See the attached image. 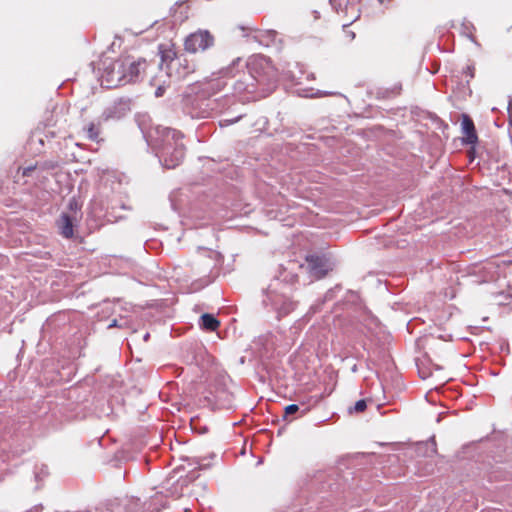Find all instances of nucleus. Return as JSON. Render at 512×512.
<instances>
[{
	"label": "nucleus",
	"mask_w": 512,
	"mask_h": 512,
	"mask_svg": "<svg viewBox=\"0 0 512 512\" xmlns=\"http://www.w3.org/2000/svg\"><path fill=\"white\" fill-rule=\"evenodd\" d=\"M250 78L259 85L270 86L277 81V69L270 59L263 55H253L247 61Z\"/></svg>",
	"instance_id": "nucleus-1"
},
{
	"label": "nucleus",
	"mask_w": 512,
	"mask_h": 512,
	"mask_svg": "<svg viewBox=\"0 0 512 512\" xmlns=\"http://www.w3.org/2000/svg\"><path fill=\"white\" fill-rule=\"evenodd\" d=\"M215 44V37L209 30L198 29L185 37L184 50L190 54L205 52Z\"/></svg>",
	"instance_id": "nucleus-2"
},
{
	"label": "nucleus",
	"mask_w": 512,
	"mask_h": 512,
	"mask_svg": "<svg viewBox=\"0 0 512 512\" xmlns=\"http://www.w3.org/2000/svg\"><path fill=\"white\" fill-rule=\"evenodd\" d=\"M119 60L127 84L138 81L139 78L146 73L149 66L145 58L136 57L134 55H121Z\"/></svg>",
	"instance_id": "nucleus-3"
},
{
	"label": "nucleus",
	"mask_w": 512,
	"mask_h": 512,
	"mask_svg": "<svg viewBox=\"0 0 512 512\" xmlns=\"http://www.w3.org/2000/svg\"><path fill=\"white\" fill-rule=\"evenodd\" d=\"M101 84L109 89L127 84L119 57L104 67Z\"/></svg>",
	"instance_id": "nucleus-4"
},
{
	"label": "nucleus",
	"mask_w": 512,
	"mask_h": 512,
	"mask_svg": "<svg viewBox=\"0 0 512 512\" xmlns=\"http://www.w3.org/2000/svg\"><path fill=\"white\" fill-rule=\"evenodd\" d=\"M196 63L195 61L188 59L185 55L181 54L169 67V74L174 75L176 78H185L188 75L194 73L196 71Z\"/></svg>",
	"instance_id": "nucleus-5"
},
{
	"label": "nucleus",
	"mask_w": 512,
	"mask_h": 512,
	"mask_svg": "<svg viewBox=\"0 0 512 512\" xmlns=\"http://www.w3.org/2000/svg\"><path fill=\"white\" fill-rule=\"evenodd\" d=\"M462 133L464 135L463 142L466 144H475L478 141L475 125L469 115H462L461 122Z\"/></svg>",
	"instance_id": "nucleus-6"
},
{
	"label": "nucleus",
	"mask_w": 512,
	"mask_h": 512,
	"mask_svg": "<svg viewBox=\"0 0 512 512\" xmlns=\"http://www.w3.org/2000/svg\"><path fill=\"white\" fill-rule=\"evenodd\" d=\"M169 147L163 149L164 164L167 168H174L181 163L185 155V147L183 144L176 145L170 158L166 155L169 153Z\"/></svg>",
	"instance_id": "nucleus-7"
},
{
	"label": "nucleus",
	"mask_w": 512,
	"mask_h": 512,
	"mask_svg": "<svg viewBox=\"0 0 512 512\" xmlns=\"http://www.w3.org/2000/svg\"><path fill=\"white\" fill-rule=\"evenodd\" d=\"M76 221L75 217L68 215L67 213H62L60 218L57 221V226L59 228L60 234L67 239H70L74 235V222Z\"/></svg>",
	"instance_id": "nucleus-8"
},
{
	"label": "nucleus",
	"mask_w": 512,
	"mask_h": 512,
	"mask_svg": "<svg viewBox=\"0 0 512 512\" xmlns=\"http://www.w3.org/2000/svg\"><path fill=\"white\" fill-rule=\"evenodd\" d=\"M311 272L319 277H324L327 274V261L324 257L318 255H309L306 257Z\"/></svg>",
	"instance_id": "nucleus-9"
},
{
	"label": "nucleus",
	"mask_w": 512,
	"mask_h": 512,
	"mask_svg": "<svg viewBox=\"0 0 512 512\" xmlns=\"http://www.w3.org/2000/svg\"><path fill=\"white\" fill-rule=\"evenodd\" d=\"M130 110V101L121 99L108 109L106 119H120L126 116Z\"/></svg>",
	"instance_id": "nucleus-10"
},
{
	"label": "nucleus",
	"mask_w": 512,
	"mask_h": 512,
	"mask_svg": "<svg viewBox=\"0 0 512 512\" xmlns=\"http://www.w3.org/2000/svg\"><path fill=\"white\" fill-rule=\"evenodd\" d=\"M160 53H161V60L163 63L167 64V67L169 68L174 62H176V59L178 58L177 51L175 47L172 45L170 47H163L160 46Z\"/></svg>",
	"instance_id": "nucleus-11"
},
{
	"label": "nucleus",
	"mask_w": 512,
	"mask_h": 512,
	"mask_svg": "<svg viewBox=\"0 0 512 512\" xmlns=\"http://www.w3.org/2000/svg\"><path fill=\"white\" fill-rule=\"evenodd\" d=\"M200 325L204 330L214 332L219 328L220 322L213 315L205 313L201 316Z\"/></svg>",
	"instance_id": "nucleus-12"
},
{
	"label": "nucleus",
	"mask_w": 512,
	"mask_h": 512,
	"mask_svg": "<svg viewBox=\"0 0 512 512\" xmlns=\"http://www.w3.org/2000/svg\"><path fill=\"white\" fill-rule=\"evenodd\" d=\"M87 136L92 141H99V135H100V128L98 125L94 124L93 122L89 123L86 127Z\"/></svg>",
	"instance_id": "nucleus-13"
},
{
	"label": "nucleus",
	"mask_w": 512,
	"mask_h": 512,
	"mask_svg": "<svg viewBox=\"0 0 512 512\" xmlns=\"http://www.w3.org/2000/svg\"><path fill=\"white\" fill-rule=\"evenodd\" d=\"M236 89L239 92H249V93H252V92L255 91V84L254 83L245 84V82L239 80L236 83Z\"/></svg>",
	"instance_id": "nucleus-14"
},
{
	"label": "nucleus",
	"mask_w": 512,
	"mask_h": 512,
	"mask_svg": "<svg viewBox=\"0 0 512 512\" xmlns=\"http://www.w3.org/2000/svg\"><path fill=\"white\" fill-rule=\"evenodd\" d=\"M367 404L364 399L358 400L355 405L349 408V413H362L366 410Z\"/></svg>",
	"instance_id": "nucleus-15"
},
{
	"label": "nucleus",
	"mask_w": 512,
	"mask_h": 512,
	"mask_svg": "<svg viewBox=\"0 0 512 512\" xmlns=\"http://www.w3.org/2000/svg\"><path fill=\"white\" fill-rule=\"evenodd\" d=\"M298 411H299V406L297 404L287 405L284 409V418H286L289 415H293Z\"/></svg>",
	"instance_id": "nucleus-16"
},
{
	"label": "nucleus",
	"mask_w": 512,
	"mask_h": 512,
	"mask_svg": "<svg viewBox=\"0 0 512 512\" xmlns=\"http://www.w3.org/2000/svg\"><path fill=\"white\" fill-rule=\"evenodd\" d=\"M36 169V165H31V166H27L25 168H23L22 170V175L24 177H27V176H30L31 173Z\"/></svg>",
	"instance_id": "nucleus-17"
},
{
	"label": "nucleus",
	"mask_w": 512,
	"mask_h": 512,
	"mask_svg": "<svg viewBox=\"0 0 512 512\" xmlns=\"http://www.w3.org/2000/svg\"><path fill=\"white\" fill-rule=\"evenodd\" d=\"M360 0H347L346 3L347 5L348 4H355L357 2H359ZM330 2L333 4V5H338V6H341L342 5V0H330Z\"/></svg>",
	"instance_id": "nucleus-18"
},
{
	"label": "nucleus",
	"mask_w": 512,
	"mask_h": 512,
	"mask_svg": "<svg viewBox=\"0 0 512 512\" xmlns=\"http://www.w3.org/2000/svg\"><path fill=\"white\" fill-rule=\"evenodd\" d=\"M170 134H171V137H172L173 139H176V138H182V135H181L180 133H178L177 131H175V130H169V131L167 132V136H169Z\"/></svg>",
	"instance_id": "nucleus-19"
},
{
	"label": "nucleus",
	"mask_w": 512,
	"mask_h": 512,
	"mask_svg": "<svg viewBox=\"0 0 512 512\" xmlns=\"http://www.w3.org/2000/svg\"><path fill=\"white\" fill-rule=\"evenodd\" d=\"M163 93H164V89H163L162 87H158V88H157V90H156V92H155V94H156V96H157V97L162 96V95H163Z\"/></svg>",
	"instance_id": "nucleus-20"
},
{
	"label": "nucleus",
	"mask_w": 512,
	"mask_h": 512,
	"mask_svg": "<svg viewBox=\"0 0 512 512\" xmlns=\"http://www.w3.org/2000/svg\"><path fill=\"white\" fill-rule=\"evenodd\" d=\"M113 326H116V320H114L113 323L109 325V327H113Z\"/></svg>",
	"instance_id": "nucleus-21"
},
{
	"label": "nucleus",
	"mask_w": 512,
	"mask_h": 512,
	"mask_svg": "<svg viewBox=\"0 0 512 512\" xmlns=\"http://www.w3.org/2000/svg\"><path fill=\"white\" fill-rule=\"evenodd\" d=\"M308 411H309V408L305 409V410L302 412V415H305Z\"/></svg>",
	"instance_id": "nucleus-22"
},
{
	"label": "nucleus",
	"mask_w": 512,
	"mask_h": 512,
	"mask_svg": "<svg viewBox=\"0 0 512 512\" xmlns=\"http://www.w3.org/2000/svg\"><path fill=\"white\" fill-rule=\"evenodd\" d=\"M240 59H237L236 62H233V65H236V63H239Z\"/></svg>",
	"instance_id": "nucleus-23"
},
{
	"label": "nucleus",
	"mask_w": 512,
	"mask_h": 512,
	"mask_svg": "<svg viewBox=\"0 0 512 512\" xmlns=\"http://www.w3.org/2000/svg\"><path fill=\"white\" fill-rule=\"evenodd\" d=\"M240 59H237L236 62H233V65H236V63H239Z\"/></svg>",
	"instance_id": "nucleus-24"
},
{
	"label": "nucleus",
	"mask_w": 512,
	"mask_h": 512,
	"mask_svg": "<svg viewBox=\"0 0 512 512\" xmlns=\"http://www.w3.org/2000/svg\"><path fill=\"white\" fill-rule=\"evenodd\" d=\"M240 59H237L236 62H233V65H236V63H239Z\"/></svg>",
	"instance_id": "nucleus-25"
},
{
	"label": "nucleus",
	"mask_w": 512,
	"mask_h": 512,
	"mask_svg": "<svg viewBox=\"0 0 512 512\" xmlns=\"http://www.w3.org/2000/svg\"><path fill=\"white\" fill-rule=\"evenodd\" d=\"M509 108L512 109V102L509 103Z\"/></svg>",
	"instance_id": "nucleus-26"
}]
</instances>
